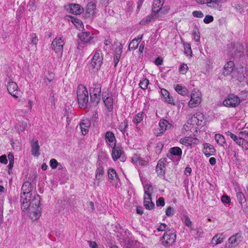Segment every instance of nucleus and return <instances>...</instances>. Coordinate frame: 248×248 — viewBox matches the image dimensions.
Masks as SVG:
<instances>
[{
	"instance_id": "59",
	"label": "nucleus",
	"mask_w": 248,
	"mask_h": 248,
	"mask_svg": "<svg viewBox=\"0 0 248 248\" xmlns=\"http://www.w3.org/2000/svg\"><path fill=\"white\" fill-rule=\"evenodd\" d=\"M221 201L223 203H229L231 202V199L228 196L224 195L221 197Z\"/></svg>"
},
{
	"instance_id": "24",
	"label": "nucleus",
	"mask_w": 248,
	"mask_h": 248,
	"mask_svg": "<svg viewBox=\"0 0 248 248\" xmlns=\"http://www.w3.org/2000/svg\"><path fill=\"white\" fill-rule=\"evenodd\" d=\"M225 237L223 233L216 234L212 239L211 243L213 245L219 244L223 242Z\"/></svg>"
},
{
	"instance_id": "23",
	"label": "nucleus",
	"mask_w": 248,
	"mask_h": 248,
	"mask_svg": "<svg viewBox=\"0 0 248 248\" xmlns=\"http://www.w3.org/2000/svg\"><path fill=\"white\" fill-rule=\"evenodd\" d=\"M31 154L34 156H38L40 155L39 149L40 146L38 143V141L36 140L35 141L32 140L31 142Z\"/></svg>"
},
{
	"instance_id": "64",
	"label": "nucleus",
	"mask_w": 248,
	"mask_h": 248,
	"mask_svg": "<svg viewBox=\"0 0 248 248\" xmlns=\"http://www.w3.org/2000/svg\"><path fill=\"white\" fill-rule=\"evenodd\" d=\"M88 243L89 244L91 248H98L97 245L95 242L88 241Z\"/></svg>"
},
{
	"instance_id": "63",
	"label": "nucleus",
	"mask_w": 248,
	"mask_h": 248,
	"mask_svg": "<svg viewBox=\"0 0 248 248\" xmlns=\"http://www.w3.org/2000/svg\"><path fill=\"white\" fill-rule=\"evenodd\" d=\"M88 207L90 208V211L91 212H93L94 210V203L93 202H88Z\"/></svg>"
},
{
	"instance_id": "53",
	"label": "nucleus",
	"mask_w": 248,
	"mask_h": 248,
	"mask_svg": "<svg viewBox=\"0 0 248 248\" xmlns=\"http://www.w3.org/2000/svg\"><path fill=\"white\" fill-rule=\"evenodd\" d=\"M213 20H214V17L212 16L206 15L203 19V22L205 24H209V23L212 22Z\"/></svg>"
},
{
	"instance_id": "60",
	"label": "nucleus",
	"mask_w": 248,
	"mask_h": 248,
	"mask_svg": "<svg viewBox=\"0 0 248 248\" xmlns=\"http://www.w3.org/2000/svg\"><path fill=\"white\" fill-rule=\"evenodd\" d=\"M185 225L189 227H191L192 222L188 216H185Z\"/></svg>"
},
{
	"instance_id": "46",
	"label": "nucleus",
	"mask_w": 248,
	"mask_h": 248,
	"mask_svg": "<svg viewBox=\"0 0 248 248\" xmlns=\"http://www.w3.org/2000/svg\"><path fill=\"white\" fill-rule=\"evenodd\" d=\"M237 199L239 202L241 204L246 202V199L243 193L240 191H238L236 193Z\"/></svg>"
},
{
	"instance_id": "9",
	"label": "nucleus",
	"mask_w": 248,
	"mask_h": 248,
	"mask_svg": "<svg viewBox=\"0 0 248 248\" xmlns=\"http://www.w3.org/2000/svg\"><path fill=\"white\" fill-rule=\"evenodd\" d=\"M201 101L199 93H192L191 94V99L188 102V105L191 108H194L197 106Z\"/></svg>"
},
{
	"instance_id": "27",
	"label": "nucleus",
	"mask_w": 248,
	"mask_h": 248,
	"mask_svg": "<svg viewBox=\"0 0 248 248\" xmlns=\"http://www.w3.org/2000/svg\"><path fill=\"white\" fill-rule=\"evenodd\" d=\"M233 51L232 53L233 57L240 56L243 52V46L241 44L237 43L233 48Z\"/></svg>"
},
{
	"instance_id": "39",
	"label": "nucleus",
	"mask_w": 248,
	"mask_h": 248,
	"mask_svg": "<svg viewBox=\"0 0 248 248\" xmlns=\"http://www.w3.org/2000/svg\"><path fill=\"white\" fill-rule=\"evenodd\" d=\"M144 195L146 197H151L153 192V187L150 184H146L144 186Z\"/></svg>"
},
{
	"instance_id": "34",
	"label": "nucleus",
	"mask_w": 248,
	"mask_h": 248,
	"mask_svg": "<svg viewBox=\"0 0 248 248\" xmlns=\"http://www.w3.org/2000/svg\"><path fill=\"white\" fill-rule=\"evenodd\" d=\"M108 179L112 182L118 179L117 174L115 170L110 168L108 170Z\"/></svg>"
},
{
	"instance_id": "15",
	"label": "nucleus",
	"mask_w": 248,
	"mask_h": 248,
	"mask_svg": "<svg viewBox=\"0 0 248 248\" xmlns=\"http://www.w3.org/2000/svg\"><path fill=\"white\" fill-rule=\"evenodd\" d=\"M196 2L200 4H206L209 7H216L218 2H223V0H195ZM225 1V0H224Z\"/></svg>"
},
{
	"instance_id": "30",
	"label": "nucleus",
	"mask_w": 248,
	"mask_h": 248,
	"mask_svg": "<svg viewBox=\"0 0 248 248\" xmlns=\"http://www.w3.org/2000/svg\"><path fill=\"white\" fill-rule=\"evenodd\" d=\"M142 36L143 35H141L140 37H139L137 39H134L132 40L129 44L128 49L130 50L137 49L139 42H140L142 39Z\"/></svg>"
},
{
	"instance_id": "48",
	"label": "nucleus",
	"mask_w": 248,
	"mask_h": 248,
	"mask_svg": "<svg viewBox=\"0 0 248 248\" xmlns=\"http://www.w3.org/2000/svg\"><path fill=\"white\" fill-rule=\"evenodd\" d=\"M154 15L153 14H151L146 17L144 18L140 22V24L142 25H145L149 22H150L151 20L154 18Z\"/></svg>"
},
{
	"instance_id": "4",
	"label": "nucleus",
	"mask_w": 248,
	"mask_h": 248,
	"mask_svg": "<svg viewBox=\"0 0 248 248\" xmlns=\"http://www.w3.org/2000/svg\"><path fill=\"white\" fill-rule=\"evenodd\" d=\"M240 101V99L237 95L230 94L223 101V104L228 107L234 108L239 105Z\"/></svg>"
},
{
	"instance_id": "28",
	"label": "nucleus",
	"mask_w": 248,
	"mask_h": 248,
	"mask_svg": "<svg viewBox=\"0 0 248 248\" xmlns=\"http://www.w3.org/2000/svg\"><path fill=\"white\" fill-rule=\"evenodd\" d=\"M55 78V74L52 72L48 71L45 76L43 84L45 85H48L53 81Z\"/></svg>"
},
{
	"instance_id": "62",
	"label": "nucleus",
	"mask_w": 248,
	"mask_h": 248,
	"mask_svg": "<svg viewBox=\"0 0 248 248\" xmlns=\"http://www.w3.org/2000/svg\"><path fill=\"white\" fill-rule=\"evenodd\" d=\"M193 35L194 39L196 41H199L200 39V36L199 32H197L196 31H193Z\"/></svg>"
},
{
	"instance_id": "29",
	"label": "nucleus",
	"mask_w": 248,
	"mask_h": 248,
	"mask_svg": "<svg viewBox=\"0 0 248 248\" xmlns=\"http://www.w3.org/2000/svg\"><path fill=\"white\" fill-rule=\"evenodd\" d=\"M144 206L146 209L151 210L155 207L154 203L152 202L151 197L144 196Z\"/></svg>"
},
{
	"instance_id": "1",
	"label": "nucleus",
	"mask_w": 248,
	"mask_h": 248,
	"mask_svg": "<svg viewBox=\"0 0 248 248\" xmlns=\"http://www.w3.org/2000/svg\"><path fill=\"white\" fill-rule=\"evenodd\" d=\"M20 202L23 211H27L30 217L35 220L41 216L40 197L38 194L21 193Z\"/></svg>"
},
{
	"instance_id": "40",
	"label": "nucleus",
	"mask_w": 248,
	"mask_h": 248,
	"mask_svg": "<svg viewBox=\"0 0 248 248\" xmlns=\"http://www.w3.org/2000/svg\"><path fill=\"white\" fill-rule=\"evenodd\" d=\"M96 9V4L93 2H89L87 6V12L90 15H93L95 14V10Z\"/></svg>"
},
{
	"instance_id": "17",
	"label": "nucleus",
	"mask_w": 248,
	"mask_h": 248,
	"mask_svg": "<svg viewBox=\"0 0 248 248\" xmlns=\"http://www.w3.org/2000/svg\"><path fill=\"white\" fill-rule=\"evenodd\" d=\"M104 173L105 171L103 163L101 162H98L97 163V169L95 171V179L98 180H101Z\"/></svg>"
},
{
	"instance_id": "14",
	"label": "nucleus",
	"mask_w": 248,
	"mask_h": 248,
	"mask_svg": "<svg viewBox=\"0 0 248 248\" xmlns=\"http://www.w3.org/2000/svg\"><path fill=\"white\" fill-rule=\"evenodd\" d=\"M165 161V159H161L158 161L156 167V171L158 173V175L162 176L164 175L166 167Z\"/></svg>"
},
{
	"instance_id": "45",
	"label": "nucleus",
	"mask_w": 248,
	"mask_h": 248,
	"mask_svg": "<svg viewBox=\"0 0 248 248\" xmlns=\"http://www.w3.org/2000/svg\"><path fill=\"white\" fill-rule=\"evenodd\" d=\"M180 142L182 144L187 146L191 145V137H186L182 138L181 139Z\"/></svg>"
},
{
	"instance_id": "26",
	"label": "nucleus",
	"mask_w": 248,
	"mask_h": 248,
	"mask_svg": "<svg viewBox=\"0 0 248 248\" xmlns=\"http://www.w3.org/2000/svg\"><path fill=\"white\" fill-rule=\"evenodd\" d=\"M78 38L82 42L87 43L89 42L92 37L90 32H82L78 34Z\"/></svg>"
},
{
	"instance_id": "7",
	"label": "nucleus",
	"mask_w": 248,
	"mask_h": 248,
	"mask_svg": "<svg viewBox=\"0 0 248 248\" xmlns=\"http://www.w3.org/2000/svg\"><path fill=\"white\" fill-rule=\"evenodd\" d=\"M64 44L63 41L61 38H56L52 42L51 47L56 53H62L63 46Z\"/></svg>"
},
{
	"instance_id": "42",
	"label": "nucleus",
	"mask_w": 248,
	"mask_h": 248,
	"mask_svg": "<svg viewBox=\"0 0 248 248\" xmlns=\"http://www.w3.org/2000/svg\"><path fill=\"white\" fill-rule=\"evenodd\" d=\"M149 84V80L146 78H143L142 80L140 81L139 83L140 87L143 90H145L147 88L148 85Z\"/></svg>"
},
{
	"instance_id": "22",
	"label": "nucleus",
	"mask_w": 248,
	"mask_h": 248,
	"mask_svg": "<svg viewBox=\"0 0 248 248\" xmlns=\"http://www.w3.org/2000/svg\"><path fill=\"white\" fill-rule=\"evenodd\" d=\"M234 66V63L233 61L227 62L224 66L223 74L226 75H230L233 71Z\"/></svg>"
},
{
	"instance_id": "37",
	"label": "nucleus",
	"mask_w": 248,
	"mask_h": 248,
	"mask_svg": "<svg viewBox=\"0 0 248 248\" xmlns=\"http://www.w3.org/2000/svg\"><path fill=\"white\" fill-rule=\"evenodd\" d=\"M215 138L216 141L219 146H224L226 144L225 138L222 135L217 134L215 135Z\"/></svg>"
},
{
	"instance_id": "49",
	"label": "nucleus",
	"mask_w": 248,
	"mask_h": 248,
	"mask_svg": "<svg viewBox=\"0 0 248 248\" xmlns=\"http://www.w3.org/2000/svg\"><path fill=\"white\" fill-rule=\"evenodd\" d=\"M122 52V47H120V48H118L117 49H116L115 54L114 56L113 59H116V60H119V59L121 57V56Z\"/></svg>"
},
{
	"instance_id": "13",
	"label": "nucleus",
	"mask_w": 248,
	"mask_h": 248,
	"mask_svg": "<svg viewBox=\"0 0 248 248\" xmlns=\"http://www.w3.org/2000/svg\"><path fill=\"white\" fill-rule=\"evenodd\" d=\"M164 3V0L162 1L161 0H157L156 1L154 2L153 3V11L154 13H163L164 14H166L168 13V11L170 10V7L169 6H165L164 7H161L158 10L157 9L155 10V5H157V4H159V5L162 6L163 4Z\"/></svg>"
},
{
	"instance_id": "58",
	"label": "nucleus",
	"mask_w": 248,
	"mask_h": 248,
	"mask_svg": "<svg viewBox=\"0 0 248 248\" xmlns=\"http://www.w3.org/2000/svg\"><path fill=\"white\" fill-rule=\"evenodd\" d=\"M157 206H164L165 205L164 199L163 197H160L156 202Z\"/></svg>"
},
{
	"instance_id": "61",
	"label": "nucleus",
	"mask_w": 248,
	"mask_h": 248,
	"mask_svg": "<svg viewBox=\"0 0 248 248\" xmlns=\"http://www.w3.org/2000/svg\"><path fill=\"white\" fill-rule=\"evenodd\" d=\"M0 162L4 164L7 163L8 160L6 155H2L0 156Z\"/></svg>"
},
{
	"instance_id": "18",
	"label": "nucleus",
	"mask_w": 248,
	"mask_h": 248,
	"mask_svg": "<svg viewBox=\"0 0 248 248\" xmlns=\"http://www.w3.org/2000/svg\"><path fill=\"white\" fill-rule=\"evenodd\" d=\"M34 187V185L29 181L24 182L22 186V193L32 194V191Z\"/></svg>"
},
{
	"instance_id": "54",
	"label": "nucleus",
	"mask_w": 248,
	"mask_h": 248,
	"mask_svg": "<svg viewBox=\"0 0 248 248\" xmlns=\"http://www.w3.org/2000/svg\"><path fill=\"white\" fill-rule=\"evenodd\" d=\"M59 165L58 161L55 159H51L50 160V166L52 169H56Z\"/></svg>"
},
{
	"instance_id": "12",
	"label": "nucleus",
	"mask_w": 248,
	"mask_h": 248,
	"mask_svg": "<svg viewBox=\"0 0 248 248\" xmlns=\"http://www.w3.org/2000/svg\"><path fill=\"white\" fill-rule=\"evenodd\" d=\"M102 99L108 111L111 112L113 110V99L112 98L108 96V94L105 93L102 95Z\"/></svg>"
},
{
	"instance_id": "19",
	"label": "nucleus",
	"mask_w": 248,
	"mask_h": 248,
	"mask_svg": "<svg viewBox=\"0 0 248 248\" xmlns=\"http://www.w3.org/2000/svg\"><path fill=\"white\" fill-rule=\"evenodd\" d=\"M215 152L216 150L213 145L209 143H205L204 145L203 152L207 157L214 155Z\"/></svg>"
},
{
	"instance_id": "35",
	"label": "nucleus",
	"mask_w": 248,
	"mask_h": 248,
	"mask_svg": "<svg viewBox=\"0 0 248 248\" xmlns=\"http://www.w3.org/2000/svg\"><path fill=\"white\" fill-rule=\"evenodd\" d=\"M170 153L172 155H177L179 158H181L182 155V151L180 148L174 147L170 149Z\"/></svg>"
},
{
	"instance_id": "6",
	"label": "nucleus",
	"mask_w": 248,
	"mask_h": 248,
	"mask_svg": "<svg viewBox=\"0 0 248 248\" xmlns=\"http://www.w3.org/2000/svg\"><path fill=\"white\" fill-rule=\"evenodd\" d=\"M241 233H236L231 236L229 239V248H234L237 247L242 241Z\"/></svg>"
},
{
	"instance_id": "20",
	"label": "nucleus",
	"mask_w": 248,
	"mask_h": 248,
	"mask_svg": "<svg viewBox=\"0 0 248 248\" xmlns=\"http://www.w3.org/2000/svg\"><path fill=\"white\" fill-rule=\"evenodd\" d=\"M161 94L167 102L171 105H175L172 97L170 95L169 92L166 89H161Z\"/></svg>"
},
{
	"instance_id": "32",
	"label": "nucleus",
	"mask_w": 248,
	"mask_h": 248,
	"mask_svg": "<svg viewBox=\"0 0 248 248\" xmlns=\"http://www.w3.org/2000/svg\"><path fill=\"white\" fill-rule=\"evenodd\" d=\"M174 89L176 92L182 95H186L188 93V90L185 86L177 84L175 86Z\"/></svg>"
},
{
	"instance_id": "31",
	"label": "nucleus",
	"mask_w": 248,
	"mask_h": 248,
	"mask_svg": "<svg viewBox=\"0 0 248 248\" xmlns=\"http://www.w3.org/2000/svg\"><path fill=\"white\" fill-rule=\"evenodd\" d=\"M112 151V157L114 160H117L121 155L122 152L119 147L113 146Z\"/></svg>"
},
{
	"instance_id": "3",
	"label": "nucleus",
	"mask_w": 248,
	"mask_h": 248,
	"mask_svg": "<svg viewBox=\"0 0 248 248\" xmlns=\"http://www.w3.org/2000/svg\"><path fill=\"white\" fill-rule=\"evenodd\" d=\"M176 240V234L173 230H167L162 237L161 241L162 245L166 247L172 245Z\"/></svg>"
},
{
	"instance_id": "44",
	"label": "nucleus",
	"mask_w": 248,
	"mask_h": 248,
	"mask_svg": "<svg viewBox=\"0 0 248 248\" xmlns=\"http://www.w3.org/2000/svg\"><path fill=\"white\" fill-rule=\"evenodd\" d=\"M71 21L75 25V26L78 28H80L82 27V21L74 17L71 16L70 17Z\"/></svg>"
},
{
	"instance_id": "51",
	"label": "nucleus",
	"mask_w": 248,
	"mask_h": 248,
	"mask_svg": "<svg viewBox=\"0 0 248 248\" xmlns=\"http://www.w3.org/2000/svg\"><path fill=\"white\" fill-rule=\"evenodd\" d=\"M30 37L31 39V43L36 45L38 41L36 35L35 33H31L30 34Z\"/></svg>"
},
{
	"instance_id": "10",
	"label": "nucleus",
	"mask_w": 248,
	"mask_h": 248,
	"mask_svg": "<svg viewBox=\"0 0 248 248\" xmlns=\"http://www.w3.org/2000/svg\"><path fill=\"white\" fill-rule=\"evenodd\" d=\"M65 8L69 13L73 14L78 15L82 12L80 6L78 4H70L65 6Z\"/></svg>"
},
{
	"instance_id": "43",
	"label": "nucleus",
	"mask_w": 248,
	"mask_h": 248,
	"mask_svg": "<svg viewBox=\"0 0 248 248\" xmlns=\"http://www.w3.org/2000/svg\"><path fill=\"white\" fill-rule=\"evenodd\" d=\"M143 113L140 112L138 113L136 116L135 118L133 119V122L134 124H139L141 122L143 119Z\"/></svg>"
},
{
	"instance_id": "52",
	"label": "nucleus",
	"mask_w": 248,
	"mask_h": 248,
	"mask_svg": "<svg viewBox=\"0 0 248 248\" xmlns=\"http://www.w3.org/2000/svg\"><path fill=\"white\" fill-rule=\"evenodd\" d=\"M168 228V226L165 223H160L157 225V230L158 231H164Z\"/></svg>"
},
{
	"instance_id": "33",
	"label": "nucleus",
	"mask_w": 248,
	"mask_h": 248,
	"mask_svg": "<svg viewBox=\"0 0 248 248\" xmlns=\"http://www.w3.org/2000/svg\"><path fill=\"white\" fill-rule=\"evenodd\" d=\"M238 145L241 146L245 150L248 149V142L242 138L238 137L235 141Z\"/></svg>"
},
{
	"instance_id": "36",
	"label": "nucleus",
	"mask_w": 248,
	"mask_h": 248,
	"mask_svg": "<svg viewBox=\"0 0 248 248\" xmlns=\"http://www.w3.org/2000/svg\"><path fill=\"white\" fill-rule=\"evenodd\" d=\"M27 126V124L26 122H19L15 125V129L18 132V133L22 132L25 130Z\"/></svg>"
},
{
	"instance_id": "8",
	"label": "nucleus",
	"mask_w": 248,
	"mask_h": 248,
	"mask_svg": "<svg viewBox=\"0 0 248 248\" xmlns=\"http://www.w3.org/2000/svg\"><path fill=\"white\" fill-rule=\"evenodd\" d=\"M7 90L9 93L14 97L17 98L18 93V86L15 82L10 81L7 85Z\"/></svg>"
},
{
	"instance_id": "5",
	"label": "nucleus",
	"mask_w": 248,
	"mask_h": 248,
	"mask_svg": "<svg viewBox=\"0 0 248 248\" xmlns=\"http://www.w3.org/2000/svg\"><path fill=\"white\" fill-rule=\"evenodd\" d=\"M101 54L102 53L100 50H97L95 52L91 62V65L93 69L98 70L100 68L102 60Z\"/></svg>"
},
{
	"instance_id": "38",
	"label": "nucleus",
	"mask_w": 248,
	"mask_h": 248,
	"mask_svg": "<svg viewBox=\"0 0 248 248\" xmlns=\"http://www.w3.org/2000/svg\"><path fill=\"white\" fill-rule=\"evenodd\" d=\"M90 94L91 101L95 105H97L101 99V94L91 93Z\"/></svg>"
},
{
	"instance_id": "55",
	"label": "nucleus",
	"mask_w": 248,
	"mask_h": 248,
	"mask_svg": "<svg viewBox=\"0 0 248 248\" xmlns=\"http://www.w3.org/2000/svg\"><path fill=\"white\" fill-rule=\"evenodd\" d=\"M174 214V210L170 206L166 210V215L168 217L173 216Z\"/></svg>"
},
{
	"instance_id": "41",
	"label": "nucleus",
	"mask_w": 248,
	"mask_h": 248,
	"mask_svg": "<svg viewBox=\"0 0 248 248\" xmlns=\"http://www.w3.org/2000/svg\"><path fill=\"white\" fill-rule=\"evenodd\" d=\"M169 125H170V124L167 120L164 119L161 120L159 123V125L161 128L160 131H161V133L165 131Z\"/></svg>"
},
{
	"instance_id": "57",
	"label": "nucleus",
	"mask_w": 248,
	"mask_h": 248,
	"mask_svg": "<svg viewBox=\"0 0 248 248\" xmlns=\"http://www.w3.org/2000/svg\"><path fill=\"white\" fill-rule=\"evenodd\" d=\"M192 15L196 17L202 18L203 14L201 11H194L192 12Z\"/></svg>"
},
{
	"instance_id": "50",
	"label": "nucleus",
	"mask_w": 248,
	"mask_h": 248,
	"mask_svg": "<svg viewBox=\"0 0 248 248\" xmlns=\"http://www.w3.org/2000/svg\"><path fill=\"white\" fill-rule=\"evenodd\" d=\"M188 70V66L186 64L183 63L182 64L179 68V72L182 74H186Z\"/></svg>"
},
{
	"instance_id": "11",
	"label": "nucleus",
	"mask_w": 248,
	"mask_h": 248,
	"mask_svg": "<svg viewBox=\"0 0 248 248\" xmlns=\"http://www.w3.org/2000/svg\"><path fill=\"white\" fill-rule=\"evenodd\" d=\"M91 121L88 119H83L80 123L79 126L81 132L83 135L87 134L89 128L91 126Z\"/></svg>"
},
{
	"instance_id": "47",
	"label": "nucleus",
	"mask_w": 248,
	"mask_h": 248,
	"mask_svg": "<svg viewBox=\"0 0 248 248\" xmlns=\"http://www.w3.org/2000/svg\"><path fill=\"white\" fill-rule=\"evenodd\" d=\"M184 49H185V51H184L185 53L187 56L189 55V56H191L192 50H191V48L190 44H189L188 43H185L184 44Z\"/></svg>"
},
{
	"instance_id": "56",
	"label": "nucleus",
	"mask_w": 248,
	"mask_h": 248,
	"mask_svg": "<svg viewBox=\"0 0 248 248\" xmlns=\"http://www.w3.org/2000/svg\"><path fill=\"white\" fill-rule=\"evenodd\" d=\"M128 126V121L127 120H124L123 122L122 123L120 127L121 128V131L123 132L126 130V128Z\"/></svg>"
},
{
	"instance_id": "16",
	"label": "nucleus",
	"mask_w": 248,
	"mask_h": 248,
	"mask_svg": "<svg viewBox=\"0 0 248 248\" xmlns=\"http://www.w3.org/2000/svg\"><path fill=\"white\" fill-rule=\"evenodd\" d=\"M203 119V115L201 113H196L194 114L191 118L190 124L201 125L202 119Z\"/></svg>"
},
{
	"instance_id": "25",
	"label": "nucleus",
	"mask_w": 248,
	"mask_h": 248,
	"mask_svg": "<svg viewBox=\"0 0 248 248\" xmlns=\"http://www.w3.org/2000/svg\"><path fill=\"white\" fill-rule=\"evenodd\" d=\"M101 85L98 82H95L92 84L90 88V93L101 94Z\"/></svg>"
},
{
	"instance_id": "21",
	"label": "nucleus",
	"mask_w": 248,
	"mask_h": 248,
	"mask_svg": "<svg viewBox=\"0 0 248 248\" xmlns=\"http://www.w3.org/2000/svg\"><path fill=\"white\" fill-rule=\"evenodd\" d=\"M105 140L109 144V145L112 147L113 146H115V143L114 142L115 141V138L114 134L111 131H108L106 133Z\"/></svg>"
},
{
	"instance_id": "2",
	"label": "nucleus",
	"mask_w": 248,
	"mask_h": 248,
	"mask_svg": "<svg viewBox=\"0 0 248 248\" xmlns=\"http://www.w3.org/2000/svg\"><path fill=\"white\" fill-rule=\"evenodd\" d=\"M77 94L79 107L86 108L89 101V95L85 86L82 84L79 85L77 89Z\"/></svg>"
}]
</instances>
